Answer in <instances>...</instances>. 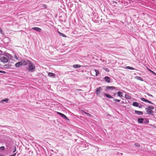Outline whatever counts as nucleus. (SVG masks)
Listing matches in <instances>:
<instances>
[{
	"label": "nucleus",
	"instance_id": "obj_5",
	"mask_svg": "<svg viewBox=\"0 0 156 156\" xmlns=\"http://www.w3.org/2000/svg\"><path fill=\"white\" fill-rule=\"evenodd\" d=\"M57 113L60 115L62 117H63L64 119H65L67 120H69V119L64 114L62 113H60L58 112H57Z\"/></svg>",
	"mask_w": 156,
	"mask_h": 156
},
{
	"label": "nucleus",
	"instance_id": "obj_35",
	"mask_svg": "<svg viewBox=\"0 0 156 156\" xmlns=\"http://www.w3.org/2000/svg\"><path fill=\"white\" fill-rule=\"evenodd\" d=\"M86 115H87L88 116H89V117H90L91 116V115L89 113H87V114Z\"/></svg>",
	"mask_w": 156,
	"mask_h": 156
},
{
	"label": "nucleus",
	"instance_id": "obj_26",
	"mask_svg": "<svg viewBox=\"0 0 156 156\" xmlns=\"http://www.w3.org/2000/svg\"><path fill=\"white\" fill-rule=\"evenodd\" d=\"M147 109L149 110L151 109V110L154 109V107L152 106H149L147 108Z\"/></svg>",
	"mask_w": 156,
	"mask_h": 156
},
{
	"label": "nucleus",
	"instance_id": "obj_14",
	"mask_svg": "<svg viewBox=\"0 0 156 156\" xmlns=\"http://www.w3.org/2000/svg\"><path fill=\"white\" fill-rule=\"evenodd\" d=\"M105 80L108 83H109L110 81V79L108 76H106L104 78Z\"/></svg>",
	"mask_w": 156,
	"mask_h": 156
},
{
	"label": "nucleus",
	"instance_id": "obj_25",
	"mask_svg": "<svg viewBox=\"0 0 156 156\" xmlns=\"http://www.w3.org/2000/svg\"><path fill=\"white\" fill-rule=\"evenodd\" d=\"M126 68L128 69H131V70H133L135 69L134 68L130 67V66H127L126 67Z\"/></svg>",
	"mask_w": 156,
	"mask_h": 156
},
{
	"label": "nucleus",
	"instance_id": "obj_3",
	"mask_svg": "<svg viewBox=\"0 0 156 156\" xmlns=\"http://www.w3.org/2000/svg\"><path fill=\"white\" fill-rule=\"evenodd\" d=\"M0 59L1 61L4 63H7L9 61L8 58L5 55L1 56Z\"/></svg>",
	"mask_w": 156,
	"mask_h": 156
},
{
	"label": "nucleus",
	"instance_id": "obj_27",
	"mask_svg": "<svg viewBox=\"0 0 156 156\" xmlns=\"http://www.w3.org/2000/svg\"><path fill=\"white\" fill-rule=\"evenodd\" d=\"M146 102L148 103H149L151 104L152 105L154 104L152 102L149 101V100H148L147 99H146Z\"/></svg>",
	"mask_w": 156,
	"mask_h": 156
},
{
	"label": "nucleus",
	"instance_id": "obj_32",
	"mask_svg": "<svg viewBox=\"0 0 156 156\" xmlns=\"http://www.w3.org/2000/svg\"><path fill=\"white\" fill-rule=\"evenodd\" d=\"M47 5L45 4H43L42 5V7L44 8H47Z\"/></svg>",
	"mask_w": 156,
	"mask_h": 156
},
{
	"label": "nucleus",
	"instance_id": "obj_31",
	"mask_svg": "<svg viewBox=\"0 0 156 156\" xmlns=\"http://www.w3.org/2000/svg\"><path fill=\"white\" fill-rule=\"evenodd\" d=\"M141 100L144 101L146 102V99L144 98H141Z\"/></svg>",
	"mask_w": 156,
	"mask_h": 156
},
{
	"label": "nucleus",
	"instance_id": "obj_16",
	"mask_svg": "<svg viewBox=\"0 0 156 156\" xmlns=\"http://www.w3.org/2000/svg\"><path fill=\"white\" fill-rule=\"evenodd\" d=\"M144 119L143 118H139L138 119V122L140 123H142L143 122Z\"/></svg>",
	"mask_w": 156,
	"mask_h": 156
},
{
	"label": "nucleus",
	"instance_id": "obj_18",
	"mask_svg": "<svg viewBox=\"0 0 156 156\" xmlns=\"http://www.w3.org/2000/svg\"><path fill=\"white\" fill-rule=\"evenodd\" d=\"M73 67L74 68H80L81 67V66L80 65L76 64L73 65Z\"/></svg>",
	"mask_w": 156,
	"mask_h": 156
},
{
	"label": "nucleus",
	"instance_id": "obj_6",
	"mask_svg": "<svg viewBox=\"0 0 156 156\" xmlns=\"http://www.w3.org/2000/svg\"><path fill=\"white\" fill-rule=\"evenodd\" d=\"M101 94L102 95H104L106 96L107 98H113L109 94H107L106 93H104V92H102V93Z\"/></svg>",
	"mask_w": 156,
	"mask_h": 156
},
{
	"label": "nucleus",
	"instance_id": "obj_20",
	"mask_svg": "<svg viewBox=\"0 0 156 156\" xmlns=\"http://www.w3.org/2000/svg\"><path fill=\"white\" fill-rule=\"evenodd\" d=\"M138 103L136 102H135L133 103V106H135V107H138Z\"/></svg>",
	"mask_w": 156,
	"mask_h": 156
},
{
	"label": "nucleus",
	"instance_id": "obj_17",
	"mask_svg": "<svg viewBox=\"0 0 156 156\" xmlns=\"http://www.w3.org/2000/svg\"><path fill=\"white\" fill-rule=\"evenodd\" d=\"M135 78L137 80H140L141 81H144L143 79L140 77L138 76H135Z\"/></svg>",
	"mask_w": 156,
	"mask_h": 156
},
{
	"label": "nucleus",
	"instance_id": "obj_8",
	"mask_svg": "<svg viewBox=\"0 0 156 156\" xmlns=\"http://www.w3.org/2000/svg\"><path fill=\"white\" fill-rule=\"evenodd\" d=\"M106 90H113L116 89L115 87L113 86H107L106 87Z\"/></svg>",
	"mask_w": 156,
	"mask_h": 156
},
{
	"label": "nucleus",
	"instance_id": "obj_28",
	"mask_svg": "<svg viewBox=\"0 0 156 156\" xmlns=\"http://www.w3.org/2000/svg\"><path fill=\"white\" fill-rule=\"evenodd\" d=\"M5 147L4 146H2L0 147V150L2 151H4L5 150Z\"/></svg>",
	"mask_w": 156,
	"mask_h": 156
},
{
	"label": "nucleus",
	"instance_id": "obj_30",
	"mask_svg": "<svg viewBox=\"0 0 156 156\" xmlns=\"http://www.w3.org/2000/svg\"><path fill=\"white\" fill-rule=\"evenodd\" d=\"M134 145L137 147H139L140 146V144L138 143H135Z\"/></svg>",
	"mask_w": 156,
	"mask_h": 156
},
{
	"label": "nucleus",
	"instance_id": "obj_10",
	"mask_svg": "<svg viewBox=\"0 0 156 156\" xmlns=\"http://www.w3.org/2000/svg\"><path fill=\"white\" fill-rule=\"evenodd\" d=\"M91 73H95L96 76H98L99 73V71L96 69H94L93 70H92L91 71Z\"/></svg>",
	"mask_w": 156,
	"mask_h": 156
},
{
	"label": "nucleus",
	"instance_id": "obj_39",
	"mask_svg": "<svg viewBox=\"0 0 156 156\" xmlns=\"http://www.w3.org/2000/svg\"><path fill=\"white\" fill-rule=\"evenodd\" d=\"M147 95L149 96H151V97H153V96L151 95V94H147Z\"/></svg>",
	"mask_w": 156,
	"mask_h": 156
},
{
	"label": "nucleus",
	"instance_id": "obj_41",
	"mask_svg": "<svg viewBox=\"0 0 156 156\" xmlns=\"http://www.w3.org/2000/svg\"><path fill=\"white\" fill-rule=\"evenodd\" d=\"M1 64H0V67H1Z\"/></svg>",
	"mask_w": 156,
	"mask_h": 156
},
{
	"label": "nucleus",
	"instance_id": "obj_13",
	"mask_svg": "<svg viewBox=\"0 0 156 156\" xmlns=\"http://www.w3.org/2000/svg\"><path fill=\"white\" fill-rule=\"evenodd\" d=\"M55 74L52 73H49L48 74V76L50 77H51L52 78H55Z\"/></svg>",
	"mask_w": 156,
	"mask_h": 156
},
{
	"label": "nucleus",
	"instance_id": "obj_38",
	"mask_svg": "<svg viewBox=\"0 0 156 156\" xmlns=\"http://www.w3.org/2000/svg\"><path fill=\"white\" fill-rule=\"evenodd\" d=\"M16 153H15L14 154H13L11 155L10 156H15L16 155Z\"/></svg>",
	"mask_w": 156,
	"mask_h": 156
},
{
	"label": "nucleus",
	"instance_id": "obj_19",
	"mask_svg": "<svg viewBox=\"0 0 156 156\" xmlns=\"http://www.w3.org/2000/svg\"><path fill=\"white\" fill-rule=\"evenodd\" d=\"M9 101L8 98H6L5 99L3 100L0 101V103H3V102H5L7 103Z\"/></svg>",
	"mask_w": 156,
	"mask_h": 156
},
{
	"label": "nucleus",
	"instance_id": "obj_24",
	"mask_svg": "<svg viewBox=\"0 0 156 156\" xmlns=\"http://www.w3.org/2000/svg\"><path fill=\"white\" fill-rule=\"evenodd\" d=\"M125 98L127 99H130L131 98V97L130 96L126 94L125 95Z\"/></svg>",
	"mask_w": 156,
	"mask_h": 156
},
{
	"label": "nucleus",
	"instance_id": "obj_37",
	"mask_svg": "<svg viewBox=\"0 0 156 156\" xmlns=\"http://www.w3.org/2000/svg\"><path fill=\"white\" fill-rule=\"evenodd\" d=\"M14 57L15 59H17V60L18 59V58L16 56V55Z\"/></svg>",
	"mask_w": 156,
	"mask_h": 156
},
{
	"label": "nucleus",
	"instance_id": "obj_21",
	"mask_svg": "<svg viewBox=\"0 0 156 156\" xmlns=\"http://www.w3.org/2000/svg\"><path fill=\"white\" fill-rule=\"evenodd\" d=\"M58 34L60 36H62L63 37H66V36L64 34H63L61 33H60L59 32H58Z\"/></svg>",
	"mask_w": 156,
	"mask_h": 156
},
{
	"label": "nucleus",
	"instance_id": "obj_1",
	"mask_svg": "<svg viewBox=\"0 0 156 156\" xmlns=\"http://www.w3.org/2000/svg\"><path fill=\"white\" fill-rule=\"evenodd\" d=\"M28 65V66L26 68L27 71L31 72H34L35 69V66L34 64L32 62L30 61Z\"/></svg>",
	"mask_w": 156,
	"mask_h": 156
},
{
	"label": "nucleus",
	"instance_id": "obj_12",
	"mask_svg": "<svg viewBox=\"0 0 156 156\" xmlns=\"http://www.w3.org/2000/svg\"><path fill=\"white\" fill-rule=\"evenodd\" d=\"M145 109L148 114H153L152 113L154 112L153 111L151 110V109H148L147 108H146Z\"/></svg>",
	"mask_w": 156,
	"mask_h": 156
},
{
	"label": "nucleus",
	"instance_id": "obj_15",
	"mask_svg": "<svg viewBox=\"0 0 156 156\" xmlns=\"http://www.w3.org/2000/svg\"><path fill=\"white\" fill-rule=\"evenodd\" d=\"M135 113L137 114L138 115H142L143 114V112L141 111L135 110Z\"/></svg>",
	"mask_w": 156,
	"mask_h": 156
},
{
	"label": "nucleus",
	"instance_id": "obj_22",
	"mask_svg": "<svg viewBox=\"0 0 156 156\" xmlns=\"http://www.w3.org/2000/svg\"><path fill=\"white\" fill-rule=\"evenodd\" d=\"M117 94L118 96H119V97H121L122 96V92L120 91H119L117 92Z\"/></svg>",
	"mask_w": 156,
	"mask_h": 156
},
{
	"label": "nucleus",
	"instance_id": "obj_29",
	"mask_svg": "<svg viewBox=\"0 0 156 156\" xmlns=\"http://www.w3.org/2000/svg\"><path fill=\"white\" fill-rule=\"evenodd\" d=\"M113 101L115 102H119L120 100L117 99H114L113 100Z\"/></svg>",
	"mask_w": 156,
	"mask_h": 156
},
{
	"label": "nucleus",
	"instance_id": "obj_34",
	"mask_svg": "<svg viewBox=\"0 0 156 156\" xmlns=\"http://www.w3.org/2000/svg\"><path fill=\"white\" fill-rule=\"evenodd\" d=\"M0 73L5 74L6 73V72L4 71L0 70Z\"/></svg>",
	"mask_w": 156,
	"mask_h": 156
},
{
	"label": "nucleus",
	"instance_id": "obj_11",
	"mask_svg": "<svg viewBox=\"0 0 156 156\" xmlns=\"http://www.w3.org/2000/svg\"><path fill=\"white\" fill-rule=\"evenodd\" d=\"M22 66V63L21 62V61L19 62H17L15 64V66L16 67H19Z\"/></svg>",
	"mask_w": 156,
	"mask_h": 156
},
{
	"label": "nucleus",
	"instance_id": "obj_4",
	"mask_svg": "<svg viewBox=\"0 0 156 156\" xmlns=\"http://www.w3.org/2000/svg\"><path fill=\"white\" fill-rule=\"evenodd\" d=\"M21 61L22 63V66H25L28 65L30 61L28 60H22Z\"/></svg>",
	"mask_w": 156,
	"mask_h": 156
},
{
	"label": "nucleus",
	"instance_id": "obj_36",
	"mask_svg": "<svg viewBox=\"0 0 156 156\" xmlns=\"http://www.w3.org/2000/svg\"><path fill=\"white\" fill-rule=\"evenodd\" d=\"M0 32L1 34H2V33H3V31H2V29L0 27Z\"/></svg>",
	"mask_w": 156,
	"mask_h": 156
},
{
	"label": "nucleus",
	"instance_id": "obj_2",
	"mask_svg": "<svg viewBox=\"0 0 156 156\" xmlns=\"http://www.w3.org/2000/svg\"><path fill=\"white\" fill-rule=\"evenodd\" d=\"M102 90L103 89L101 87L96 88L95 90V93L96 95L98 97H101V96L102 95L101 94Z\"/></svg>",
	"mask_w": 156,
	"mask_h": 156
},
{
	"label": "nucleus",
	"instance_id": "obj_33",
	"mask_svg": "<svg viewBox=\"0 0 156 156\" xmlns=\"http://www.w3.org/2000/svg\"><path fill=\"white\" fill-rule=\"evenodd\" d=\"M16 151V147L15 146L13 147V152H15Z\"/></svg>",
	"mask_w": 156,
	"mask_h": 156
},
{
	"label": "nucleus",
	"instance_id": "obj_40",
	"mask_svg": "<svg viewBox=\"0 0 156 156\" xmlns=\"http://www.w3.org/2000/svg\"><path fill=\"white\" fill-rule=\"evenodd\" d=\"M82 111V112L83 113H85V114H86V115L87 114V113L86 112H84V111H83V110Z\"/></svg>",
	"mask_w": 156,
	"mask_h": 156
},
{
	"label": "nucleus",
	"instance_id": "obj_7",
	"mask_svg": "<svg viewBox=\"0 0 156 156\" xmlns=\"http://www.w3.org/2000/svg\"><path fill=\"white\" fill-rule=\"evenodd\" d=\"M32 29L34 30L37 32H40L41 30V28L38 27H34L32 28Z\"/></svg>",
	"mask_w": 156,
	"mask_h": 156
},
{
	"label": "nucleus",
	"instance_id": "obj_9",
	"mask_svg": "<svg viewBox=\"0 0 156 156\" xmlns=\"http://www.w3.org/2000/svg\"><path fill=\"white\" fill-rule=\"evenodd\" d=\"M5 55L6 57V58H8V60L9 59H12V56L9 53H5Z\"/></svg>",
	"mask_w": 156,
	"mask_h": 156
},
{
	"label": "nucleus",
	"instance_id": "obj_23",
	"mask_svg": "<svg viewBox=\"0 0 156 156\" xmlns=\"http://www.w3.org/2000/svg\"><path fill=\"white\" fill-rule=\"evenodd\" d=\"M147 69H148V70L149 71H150V72H151V73H152L154 75H156V73H155V72H154V71H152V70H151L150 69H149V68H148Z\"/></svg>",
	"mask_w": 156,
	"mask_h": 156
}]
</instances>
